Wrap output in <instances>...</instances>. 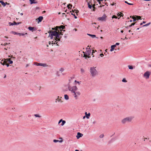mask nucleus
<instances>
[{
  "mask_svg": "<svg viewBox=\"0 0 151 151\" xmlns=\"http://www.w3.org/2000/svg\"><path fill=\"white\" fill-rule=\"evenodd\" d=\"M151 23L150 22H149V23H148L145 25H143L142 27H147L148 26H149V25H150V24Z\"/></svg>",
  "mask_w": 151,
  "mask_h": 151,
  "instance_id": "nucleus-34",
  "label": "nucleus"
},
{
  "mask_svg": "<svg viewBox=\"0 0 151 151\" xmlns=\"http://www.w3.org/2000/svg\"><path fill=\"white\" fill-rule=\"evenodd\" d=\"M114 141V139H111L110 140H109V144H111Z\"/></svg>",
  "mask_w": 151,
  "mask_h": 151,
  "instance_id": "nucleus-35",
  "label": "nucleus"
},
{
  "mask_svg": "<svg viewBox=\"0 0 151 151\" xmlns=\"http://www.w3.org/2000/svg\"><path fill=\"white\" fill-rule=\"evenodd\" d=\"M63 121L62 119H60L58 122V124H60Z\"/></svg>",
  "mask_w": 151,
  "mask_h": 151,
  "instance_id": "nucleus-53",
  "label": "nucleus"
},
{
  "mask_svg": "<svg viewBox=\"0 0 151 151\" xmlns=\"http://www.w3.org/2000/svg\"><path fill=\"white\" fill-rule=\"evenodd\" d=\"M129 23V21H126V22L125 24V25L127 26H126L125 27L126 28H128V27H129V25L128 26V23Z\"/></svg>",
  "mask_w": 151,
  "mask_h": 151,
  "instance_id": "nucleus-28",
  "label": "nucleus"
},
{
  "mask_svg": "<svg viewBox=\"0 0 151 151\" xmlns=\"http://www.w3.org/2000/svg\"><path fill=\"white\" fill-rule=\"evenodd\" d=\"M89 55L87 53L86 54H84L83 57H85V58L86 59L87 58H89Z\"/></svg>",
  "mask_w": 151,
  "mask_h": 151,
  "instance_id": "nucleus-25",
  "label": "nucleus"
},
{
  "mask_svg": "<svg viewBox=\"0 0 151 151\" xmlns=\"http://www.w3.org/2000/svg\"><path fill=\"white\" fill-rule=\"evenodd\" d=\"M68 88L69 91H71V93H74L78 89L76 86H73V87H71L69 85L68 86Z\"/></svg>",
  "mask_w": 151,
  "mask_h": 151,
  "instance_id": "nucleus-4",
  "label": "nucleus"
},
{
  "mask_svg": "<svg viewBox=\"0 0 151 151\" xmlns=\"http://www.w3.org/2000/svg\"><path fill=\"white\" fill-rule=\"evenodd\" d=\"M30 4H36L37 3V1H35V0H30Z\"/></svg>",
  "mask_w": 151,
  "mask_h": 151,
  "instance_id": "nucleus-19",
  "label": "nucleus"
},
{
  "mask_svg": "<svg viewBox=\"0 0 151 151\" xmlns=\"http://www.w3.org/2000/svg\"><path fill=\"white\" fill-rule=\"evenodd\" d=\"M56 75L58 76H60V72L59 71H58L56 73Z\"/></svg>",
  "mask_w": 151,
  "mask_h": 151,
  "instance_id": "nucleus-45",
  "label": "nucleus"
},
{
  "mask_svg": "<svg viewBox=\"0 0 151 151\" xmlns=\"http://www.w3.org/2000/svg\"><path fill=\"white\" fill-rule=\"evenodd\" d=\"M125 2V3L127 4H128L129 5H133V4L129 3L127 1H125V2Z\"/></svg>",
  "mask_w": 151,
  "mask_h": 151,
  "instance_id": "nucleus-40",
  "label": "nucleus"
},
{
  "mask_svg": "<svg viewBox=\"0 0 151 151\" xmlns=\"http://www.w3.org/2000/svg\"><path fill=\"white\" fill-rule=\"evenodd\" d=\"M87 35L91 37L92 38H93L94 37H96V36L95 35H91L90 34H87Z\"/></svg>",
  "mask_w": 151,
  "mask_h": 151,
  "instance_id": "nucleus-27",
  "label": "nucleus"
},
{
  "mask_svg": "<svg viewBox=\"0 0 151 151\" xmlns=\"http://www.w3.org/2000/svg\"><path fill=\"white\" fill-rule=\"evenodd\" d=\"M130 18H132L133 19V21L134 22H135L137 20V19H135V17L134 16H130Z\"/></svg>",
  "mask_w": 151,
  "mask_h": 151,
  "instance_id": "nucleus-24",
  "label": "nucleus"
},
{
  "mask_svg": "<svg viewBox=\"0 0 151 151\" xmlns=\"http://www.w3.org/2000/svg\"><path fill=\"white\" fill-rule=\"evenodd\" d=\"M6 60L9 61L10 64H12L13 63V61L11 60L10 58H8Z\"/></svg>",
  "mask_w": 151,
  "mask_h": 151,
  "instance_id": "nucleus-32",
  "label": "nucleus"
},
{
  "mask_svg": "<svg viewBox=\"0 0 151 151\" xmlns=\"http://www.w3.org/2000/svg\"><path fill=\"white\" fill-rule=\"evenodd\" d=\"M136 22H134L131 24L129 25V27H131L135 25V24H136Z\"/></svg>",
  "mask_w": 151,
  "mask_h": 151,
  "instance_id": "nucleus-36",
  "label": "nucleus"
},
{
  "mask_svg": "<svg viewBox=\"0 0 151 151\" xmlns=\"http://www.w3.org/2000/svg\"><path fill=\"white\" fill-rule=\"evenodd\" d=\"M106 17L105 14H104L102 17L98 18V20L101 21H105L106 20Z\"/></svg>",
  "mask_w": 151,
  "mask_h": 151,
  "instance_id": "nucleus-7",
  "label": "nucleus"
},
{
  "mask_svg": "<svg viewBox=\"0 0 151 151\" xmlns=\"http://www.w3.org/2000/svg\"><path fill=\"white\" fill-rule=\"evenodd\" d=\"M74 82H76L77 83H78L79 85H80V82L77 81L76 80H75Z\"/></svg>",
  "mask_w": 151,
  "mask_h": 151,
  "instance_id": "nucleus-52",
  "label": "nucleus"
},
{
  "mask_svg": "<svg viewBox=\"0 0 151 151\" xmlns=\"http://www.w3.org/2000/svg\"><path fill=\"white\" fill-rule=\"evenodd\" d=\"M117 15L118 17H119L118 18V19H119L120 18V17H121L123 16L124 15L123 14L119 12L117 14Z\"/></svg>",
  "mask_w": 151,
  "mask_h": 151,
  "instance_id": "nucleus-15",
  "label": "nucleus"
},
{
  "mask_svg": "<svg viewBox=\"0 0 151 151\" xmlns=\"http://www.w3.org/2000/svg\"><path fill=\"white\" fill-rule=\"evenodd\" d=\"M116 4V3H113L111 4V5L112 6H113Z\"/></svg>",
  "mask_w": 151,
  "mask_h": 151,
  "instance_id": "nucleus-58",
  "label": "nucleus"
},
{
  "mask_svg": "<svg viewBox=\"0 0 151 151\" xmlns=\"http://www.w3.org/2000/svg\"><path fill=\"white\" fill-rule=\"evenodd\" d=\"M86 1L87 2V4L88 6V7L89 8L91 9L92 7V6L90 4V3H91L90 1H88V0H87Z\"/></svg>",
  "mask_w": 151,
  "mask_h": 151,
  "instance_id": "nucleus-16",
  "label": "nucleus"
},
{
  "mask_svg": "<svg viewBox=\"0 0 151 151\" xmlns=\"http://www.w3.org/2000/svg\"><path fill=\"white\" fill-rule=\"evenodd\" d=\"M92 55L93 54V53L95 52V51L94 50H92Z\"/></svg>",
  "mask_w": 151,
  "mask_h": 151,
  "instance_id": "nucleus-60",
  "label": "nucleus"
},
{
  "mask_svg": "<svg viewBox=\"0 0 151 151\" xmlns=\"http://www.w3.org/2000/svg\"><path fill=\"white\" fill-rule=\"evenodd\" d=\"M104 134H102L100 135L99 137H100V138H103L104 137Z\"/></svg>",
  "mask_w": 151,
  "mask_h": 151,
  "instance_id": "nucleus-48",
  "label": "nucleus"
},
{
  "mask_svg": "<svg viewBox=\"0 0 151 151\" xmlns=\"http://www.w3.org/2000/svg\"><path fill=\"white\" fill-rule=\"evenodd\" d=\"M70 12L71 13V15H73V16H74V18H75V19H77V17L76 16V15L75 14H73V13H71V11H70Z\"/></svg>",
  "mask_w": 151,
  "mask_h": 151,
  "instance_id": "nucleus-41",
  "label": "nucleus"
},
{
  "mask_svg": "<svg viewBox=\"0 0 151 151\" xmlns=\"http://www.w3.org/2000/svg\"><path fill=\"white\" fill-rule=\"evenodd\" d=\"M104 6V5H102V4H101V5H100V7H102V6Z\"/></svg>",
  "mask_w": 151,
  "mask_h": 151,
  "instance_id": "nucleus-61",
  "label": "nucleus"
},
{
  "mask_svg": "<svg viewBox=\"0 0 151 151\" xmlns=\"http://www.w3.org/2000/svg\"><path fill=\"white\" fill-rule=\"evenodd\" d=\"M103 0H97V1L99 4H101V1H102Z\"/></svg>",
  "mask_w": 151,
  "mask_h": 151,
  "instance_id": "nucleus-51",
  "label": "nucleus"
},
{
  "mask_svg": "<svg viewBox=\"0 0 151 151\" xmlns=\"http://www.w3.org/2000/svg\"><path fill=\"white\" fill-rule=\"evenodd\" d=\"M145 23H146V22L145 21H143L142 22V23L143 24H145Z\"/></svg>",
  "mask_w": 151,
  "mask_h": 151,
  "instance_id": "nucleus-62",
  "label": "nucleus"
},
{
  "mask_svg": "<svg viewBox=\"0 0 151 151\" xmlns=\"http://www.w3.org/2000/svg\"><path fill=\"white\" fill-rule=\"evenodd\" d=\"M0 3H1V4L4 6H5L6 5V4L3 1H0Z\"/></svg>",
  "mask_w": 151,
  "mask_h": 151,
  "instance_id": "nucleus-29",
  "label": "nucleus"
},
{
  "mask_svg": "<svg viewBox=\"0 0 151 151\" xmlns=\"http://www.w3.org/2000/svg\"><path fill=\"white\" fill-rule=\"evenodd\" d=\"M96 67H91L89 69V71L93 77L96 76L98 74V72L95 69Z\"/></svg>",
  "mask_w": 151,
  "mask_h": 151,
  "instance_id": "nucleus-2",
  "label": "nucleus"
},
{
  "mask_svg": "<svg viewBox=\"0 0 151 151\" xmlns=\"http://www.w3.org/2000/svg\"><path fill=\"white\" fill-rule=\"evenodd\" d=\"M65 122H66L65 121L63 120L62 122V123L60 124V125L62 126H63L65 124Z\"/></svg>",
  "mask_w": 151,
  "mask_h": 151,
  "instance_id": "nucleus-33",
  "label": "nucleus"
},
{
  "mask_svg": "<svg viewBox=\"0 0 151 151\" xmlns=\"http://www.w3.org/2000/svg\"><path fill=\"white\" fill-rule=\"evenodd\" d=\"M150 74V72L149 71H147L144 73L143 76L146 79H147L149 78Z\"/></svg>",
  "mask_w": 151,
  "mask_h": 151,
  "instance_id": "nucleus-8",
  "label": "nucleus"
},
{
  "mask_svg": "<svg viewBox=\"0 0 151 151\" xmlns=\"http://www.w3.org/2000/svg\"><path fill=\"white\" fill-rule=\"evenodd\" d=\"M43 19V17L42 16L39 17L38 18V22H40L42 21Z\"/></svg>",
  "mask_w": 151,
  "mask_h": 151,
  "instance_id": "nucleus-20",
  "label": "nucleus"
},
{
  "mask_svg": "<svg viewBox=\"0 0 151 151\" xmlns=\"http://www.w3.org/2000/svg\"><path fill=\"white\" fill-rule=\"evenodd\" d=\"M85 114L86 115V117L87 118V119H88L89 118V116H90V113H88V114H87V112H86L85 113Z\"/></svg>",
  "mask_w": 151,
  "mask_h": 151,
  "instance_id": "nucleus-26",
  "label": "nucleus"
},
{
  "mask_svg": "<svg viewBox=\"0 0 151 151\" xmlns=\"http://www.w3.org/2000/svg\"><path fill=\"white\" fill-rule=\"evenodd\" d=\"M116 47V45H113L111 46V49H110V51L112 52L114 50V48Z\"/></svg>",
  "mask_w": 151,
  "mask_h": 151,
  "instance_id": "nucleus-18",
  "label": "nucleus"
},
{
  "mask_svg": "<svg viewBox=\"0 0 151 151\" xmlns=\"http://www.w3.org/2000/svg\"><path fill=\"white\" fill-rule=\"evenodd\" d=\"M69 6H70L71 7H72V5L70 4H68L67 5V7L69 9H70V8L69 7Z\"/></svg>",
  "mask_w": 151,
  "mask_h": 151,
  "instance_id": "nucleus-43",
  "label": "nucleus"
},
{
  "mask_svg": "<svg viewBox=\"0 0 151 151\" xmlns=\"http://www.w3.org/2000/svg\"><path fill=\"white\" fill-rule=\"evenodd\" d=\"M21 23H22L21 22H16L14 21L13 23H12V22H9V25L10 26L13 25H18V24H21Z\"/></svg>",
  "mask_w": 151,
  "mask_h": 151,
  "instance_id": "nucleus-10",
  "label": "nucleus"
},
{
  "mask_svg": "<svg viewBox=\"0 0 151 151\" xmlns=\"http://www.w3.org/2000/svg\"><path fill=\"white\" fill-rule=\"evenodd\" d=\"M40 63H38L37 62H35L34 63V65L37 66H39Z\"/></svg>",
  "mask_w": 151,
  "mask_h": 151,
  "instance_id": "nucleus-46",
  "label": "nucleus"
},
{
  "mask_svg": "<svg viewBox=\"0 0 151 151\" xmlns=\"http://www.w3.org/2000/svg\"><path fill=\"white\" fill-rule=\"evenodd\" d=\"M104 55V54H103V53H101L100 54V56H101V57H102Z\"/></svg>",
  "mask_w": 151,
  "mask_h": 151,
  "instance_id": "nucleus-56",
  "label": "nucleus"
},
{
  "mask_svg": "<svg viewBox=\"0 0 151 151\" xmlns=\"http://www.w3.org/2000/svg\"><path fill=\"white\" fill-rule=\"evenodd\" d=\"M64 98L66 100H68L69 99V96L67 94H65L64 95Z\"/></svg>",
  "mask_w": 151,
  "mask_h": 151,
  "instance_id": "nucleus-22",
  "label": "nucleus"
},
{
  "mask_svg": "<svg viewBox=\"0 0 151 151\" xmlns=\"http://www.w3.org/2000/svg\"><path fill=\"white\" fill-rule=\"evenodd\" d=\"M28 29L30 31H32V32L33 31H36L37 30L34 27H28Z\"/></svg>",
  "mask_w": 151,
  "mask_h": 151,
  "instance_id": "nucleus-11",
  "label": "nucleus"
},
{
  "mask_svg": "<svg viewBox=\"0 0 151 151\" xmlns=\"http://www.w3.org/2000/svg\"><path fill=\"white\" fill-rule=\"evenodd\" d=\"M11 33H13V34L14 35H19L20 36H24L26 35H27V33H19L18 32H15L14 31H11L10 32Z\"/></svg>",
  "mask_w": 151,
  "mask_h": 151,
  "instance_id": "nucleus-9",
  "label": "nucleus"
},
{
  "mask_svg": "<svg viewBox=\"0 0 151 151\" xmlns=\"http://www.w3.org/2000/svg\"><path fill=\"white\" fill-rule=\"evenodd\" d=\"M122 82H127V81L126 80V79L124 78H123V79L122 80Z\"/></svg>",
  "mask_w": 151,
  "mask_h": 151,
  "instance_id": "nucleus-49",
  "label": "nucleus"
},
{
  "mask_svg": "<svg viewBox=\"0 0 151 151\" xmlns=\"http://www.w3.org/2000/svg\"><path fill=\"white\" fill-rule=\"evenodd\" d=\"M112 18H115V19H116L117 18V17L115 15H113L112 17Z\"/></svg>",
  "mask_w": 151,
  "mask_h": 151,
  "instance_id": "nucleus-50",
  "label": "nucleus"
},
{
  "mask_svg": "<svg viewBox=\"0 0 151 151\" xmlns=\"http://www.w3.org/2000/svg\"><path fill=\"white\" fill-rule=\"evenodd\" d=\"M7 62V61H6V60L5 59H4V60H1V63L3 65H4L6 64Z\"/></svg>",
  "mask_w": 151,
  "mask_h": 151,
  "instance_id": "nucleus-14",
  "label": "nucleus"
},
{
  "mask_svg": "<svg viewBox=\"0 0 151 151\" xmlns=\"http://www.w3.org/2000/svg\"><path fill=\"white\" fill-rule=\"evenodd\" d=\"M93 11H95V9H96V8L95 7H94V6H93Z\"/></svg>",
  "mask_w": 151,
  "mask_h": 151,
  "instance_id": "nucleus-57",
  "label": "nucleus"
},
{
  "mask_svg": "<svg viewBox=\"0 0 151 151\" xmlns=\"http://www.w3.org/2000/svg\"><path fill=\"white\" fill-rule=\"evenodd\" d=\"M53 141L54 142H62V141H59L58 140L54 139Z\"/></svg>",
  "mask_w": 151,
  "mask_h": 151,
  "instance_id": "nucleus-37",
  "label": "nucleus"
},
{
  "mask_svg": "<svg viewBox=\"0 0 151 151\" xmlns=\"http://www.w3.org/2000/svg\"><path fill=\"white\" fill-rule=\"evenodd\" d=\"M34 116L36 117H40L41 116L38 114H35Z\"/></svg>",
  "mask_w": 151,
  "mask_h": 151,
  "instance_id": "nucleus-44",
  "label": "nucleus"
},
{
  "mask_svg": "<svg viewBox=\"0 0 151 151\" xmlns=\"http://www.w3.org/2000/svg\"><path fill=\"white\" fill-rule=\"evenodd\" d=\"M81 73H83L85 72V70L84 69L82 68L81 69Z\"/></svg>",
  "mask_w": 151,
  "mask_h": 151,
  "instance_id": "nucleus-39",
  "label": "nucleus"
},
{
  "mask_svg": "<svg viewBox=\"0 0 151 151\" xmlns=\"http://www.w3.org/2000/svg\"><path fill=\"white\" fill-rule=\"evenodd\" d=\"M64 70V68H61L60 69L59 71H61V72H62Z\"/></svg>",
  "mask_w": 151,
  "mask_h": 151,
  "instance_id": "nucleus-47",
  "label": "nucleus"
},
{
  "mask_svg": "<svg viewBox=\"0 0 151 151\" xmlns=\"http://www.w3.org/2000/svg\"><path fill=\"white\" fill-rule=\"evenodd\" d=\"M119 45V43H116V44L115 45H116H116Z\"/></svg>",
  "mask_w": 151,
  "mask_h": 151,
  "instance_id": "nucleus-55",
  "label": "nucleus"
},
{
  "mask_svg": "<svg viewBox=\"0 0 151 151\" xmlns=\"http://www.w3.org/2000/svg\"><path fill=\"white\" fill-rule=\"evenodd\" d=\"M128 67L129 69L132 70L134 69L132 65H129Z\"/></svg>",
  "mask_w": 151,
  "mask_h": 151,
  "instance_id": "nucleus-30",
  "label": "nucleus"
},
{
  "mask_svg": "<svg viewBox=\"0 0 151 151\" xmlns=\"http://www.w3.org/2000/svg\"><path fill=\"white\" fill-rule=\"evenodd\" d=\"M136 17V18L137 19V20H138L139 19H141V17L140 16H135Z\"/></svg>",
  "mask_w": 151,
  "mask_h": 151,
  "instance_id": "nucleus-31",
  "label": "nucleus"
},
{
  "mask_svg": "<svg viewBox=\"0 0 151 151\" xmlns=\"http://www.w3.org/2000/svg\"><path fill=\"white\" fill-rule=\"evenodd\" d=\"M39 66H43L44 67L47 66V65L45 63H40Z\"/></svg>",
  "mask_w": 151,
  "mask_h": 151,
  "instance_id": "nucleus-21",
  "label": "nucleus"
},
{
  "mask_svg": "<svg viewBox=\"0 0 151 151\" xmlns=\"http://www.w3.org/2000/svg\"><path fill=\"white\" fill-rule=\"evenodd\" d=\"M59 97H60L59 96L57 97V98L55 100L56 102H57V101H58V102H60L61 103H62L63 102V101H62L60 99Z\"/></svg>",
  "mask_w": 151,
  "mask_h": 151,
  "instance_id": "nucleus-17",
  "label": "nucleus"
},
{
  "mask_svg": "<svg viewBox=\"0 0 151 151\" xmlns=\"http://www.w3.org/2000/svg\"><path fill=\"white\" fill-rule=\"evenodd\" d=\"M5 65H6L7 66V67H9V64H6V63Z\"/></svg>",
  "mask_w": 151,
  "mask_h": 151,
  "instance_id": "nucleus-59",
  "label": "nucleus"
},
{
  "mask_svg": "<svg viewBox=\"0 0 151 151\" xmlns=\"http://www.w3.org/2000/svg\"><path fill=\"white\" fill-rule=\"evenodd\" d=\"M57 31L55 30L54 31H51L48 32V33H49V36H50L51 39H52L53 38L54 36L55 37L58 35V34L59 33L58 32H57Z\"/></svg>",
  "mask_w": 151,
  "mask_h": 151,
  "instance_id": "nucleus-3",
  "label": "nucleus"
},
{
  "mask_svg": "<svg viewBox=\"0 0 151 151\" xmlns=\"http://www.w3.org/2000/svg\"><path fill=\"white\" fill-rule=\"evenodd\" d=\"M83 136V134L78 132L77 133V135L76 136V137L78 139H79L81 137Z\"/></svg>",
  "mask_w": 151,
  "mask_h": 151,
  "instance_id": "nucleus-13",
  "label": "nucleus"
},
{
  "mask_svg": "<svg viewBox=\"0 0 151 151\" xmlns=\"http://www.w3.org/2000/svg\"><path fill=\"white\" fill-rule=\"evenodd\" d=\"M74 94H73V96H74V97L75 99H78V97L77 96V95H76V92H75L74 93H73Z\"/></svg>",
  "mask_w": 151,
  "mask_h": 151,
  "instance_id": "nucleus-23",
  "label": "nucleus"
},
{
  "mask_svg": "<svg viewBox=\"0 0 151 151\" xmlns=\"http://www.w3.org/2000/svg\"><path fill=\"white\" fill-rule=\"evenodd\" d=\"M134 117L132 116L127 117L121 120V122L122 124H125L127 122H131Z\"/></svg>",
  "mask_w": 151,
  "mask_h": 151,
  "instance_id": "nucleus-1",
  "label": "nucleus"
},
{
  "mask_svg": "<svg viewBox=\"0 0 151 151\" xmlns=\"http://www.w3.org/2000/svg\"><path fill=\"white\" fill-rule=\"evenodd\" d=\"M76 95H77V96H80L81 94V93L79 91L76 92Z\"/></svg>",
  "mask_w": 151,
  "mask_h": 151,
  "instance_id": "nucleus-38",
  "label": "nucleus"
},
{
  "mask_svg": "<svg viewBox=\"0 0 151 151\" xmlns=\"http://www.w3.org/2000/svg\"><path fill=\"white\" fill-rule=\"evenodd\" d=\"M62 31H63V32H64V31H65V30H60L61 32H59H59H59L60 33H59V34H60V35H63V33H62Z\"/></svg>",
  "mask_w": 151,
  "mask_h": 151,
  "instance_id": "nucleus-42",
  "label": "nucleus"
},
{
  "mask_svg": "<svg viewBox=\"0 0 151 151\" xmlns=\"http://www.w3.org/2000/svg\"><path fill=\"white\" fill-rule=\"evenodd\" d=\"M7 45V43H4V45Z\"/></svg>",
  "mask_w": 151,
  "mask_h": 151,
  "instance_id": "nucleus-63",
  "label": "nucleus"
},
{
  "mask_svg": "<svg viewBox=\"0 0 151 151\" xmlns=\"http://www.w3.org/2000/svg\"><path fill=\"white\" fill-rule=\"evenodd\" d=\"M60 34L59 33L58 34V35L56 36L55 37H54V39L53 40L54 41L55 40V42H54L53 41H52V44H55V42H56L57 41H60Z\"/></svg>",
  "mask_w": 151,
  "mask_h": 151,
  "instance_id": "nucleus-6",
  "label": "nucleus"
},
{
  "mask_svg": "<svg viewBox=\"0 0 151 151\" xmlns=\"http://www.w3.org/2000/svg\"><path fill=\"white\" fill-rule=\"evenodd\" d=\"M96 123V122L94 120L92 122V123L93 124H95Z\"/></svg>",
  "mask_w": 151,
  "mask_h": 151,
  "instance_id": "nucleus-54",
  "label": "nucleus"
},
{
  "mask_svg": "<svg viewBox=\"0 0 151 151\" xmlns=\"http://www.w3.org/2000/svg\"><path fill=\"white\" fill-rule=\"evenodd\" d=\"M87 54L88 55H90L91 53V50L90 48H86Z\"/></svg>",
  "mask_w": 151,
  "mask_h": 151,
  "instance_id": "nucleus-12",
  "label": "nucleus"
},
{
  "mask_svg": "<svg viewBox=\"0 0 151 151\" xmlns=\"http://www.w3.org/2000/svg\"><path fill=\"white\" fill-rule=\"evenodd\" d=\"M148 66L149 67H151V64H149L148 65Z\"/></svg>",
  "mask_w": 151,
  "mask_h": 151,
  "instance_id": "nucleus-64",
  "label": "nucleus"
},
{
  "mask_svg": "<svg viewBox=\"0 0 151 151\" xmlns=\"http://www.w3.org/2000/svg\"><path fill=\"white\" fill-rule=\"evenodd\" d=\"M65 28V27L64 26L62 25L60 26H57L55 28H52V29L53 30L54 29L56 30H58V32H59V30L58 29H59L60 30H63V29Z\"/></svg>",
  "mask_w": 151,
  "mask_h": 151,
  "instance_id": "nucleus-5",
  "label": "nucleus"
}]
</instances>
